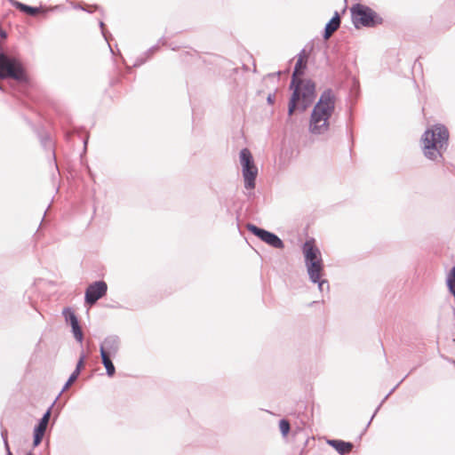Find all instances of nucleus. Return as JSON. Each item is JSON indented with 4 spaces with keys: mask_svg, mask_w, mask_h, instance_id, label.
I'll list each match as a JSON object with an SVG mask.
<instances>
[{
    "mask_svg": "<svg viewBox=\"0 0 455 455\" xmlns=\"http://www.w3.org/2000/svg\"><path fill=\"white\" fill-rule=\"evenodd\" d=\"M100 356H101L102 363H103L104 367L106 368L107 374L109 377H112L116 372L115 366L111 361L112 356H108V355H100Z\"/></svg>",
    "mask_w": 455,
    "mask_h": 455,
    "instance_id": "nucleus-16",
    "label": "nucleus"
},
{
    "mask_svg": "<svg viewBox=\"0 0 455 455\" xmlns=\"http://www.w3.org/2000/svg\"><path fill=\"white\" fill-rule=\"evenodd\" d=\"M304 68H306V64L303 63V56H302V54H300L296 62L295 68H294V71L292 74L291 82V85H290L291 88H292L293 85L295 84V83L297 82V80L299 79L298 77V76H300L303 74Z\"/></svg>",
    "mask_w": 455,
    "mask_h": 455,
    "instance_id": "nucleus-15",
    "label": "nucleus"
},
{
    "mask_svg": "<svg viewBox=\"0 0 455 455\" xmlns=\"http://www.w3.org/2000/svg\"><path fill=\"white\" fill-rule=\"evenodd\" d=\"M240 163L244 179V187L246 189H253L255 188L258 168L254 164L251 151L246 148L240 151Z\"/></svg>",
    "mask_w": 455,
    "mask_h": 455,
    "instance_id": "nucleus-7",
    "label": "nucleus"
},
{
    "mask_svg": "<svg viewBox=\"0 0 455 455\" xmlns=\"http://www.w3.org/2000/svg\"><path fill=\"white\" fill-rule=\"evenodd\" d=\"M0 78H12L19 83H27L28 76L20 59L0 52Z\"/></svg>",
    "mask_w": 455,
    "mask_h": 455,
    "instance_id": "nucleus-5",
    "label": "nucleus"
},
{
    "mask_svg": "<svg viewBox=\"0 0 455 455\" xmlns=\"http://www.w3.org/2000/svg\"><path fill=\"white\" fill-rule=\"evenodd\" d=\"M108 291V285L104 281H97L90 284L85 291V301L89 305L95 304Z\"/></svg>",
    "mask_w": 455,
    "mask_h": 455,
    "instance_id": "nucleus-9",
    "label": "nucleus"
},
{
    "mask_svg": "<svg viewBox=\"0 0 455 455\" xmlns=\"http://www.w3.org/2000/svg\"><path fill=\"white\" fill-rule=\"evenodd\" d=\"M79 375L78 374H76L74 371L72 372V374L69 376L68 381L66 382V384L64 385L62 390L60 391V393L59 394L58 396H60L61 395L62 392H64L66 389H68L69 387V386L77 379ZM59 397H57L55 400H57Z\"/></svg>",
    "mask_w": 455,
    "mask_h": 455,
    "instance_id": "nucleus-19",
    "label": "nucleus"
},
{
    "mask_svg": "<svg viewBox=\"0 0 455 455\" xmlns=\"http://www.w3.org/2000/svg\"><path fill=\"white\" fill-rule=\"evenodd\" d=\"M84 360H85V355L84 353L81 354L80 357H79V360L76 363V367L74 371V372L76 374H80V371H81V369L83 368L84 366Z\"/></svg>",
    "mask_w": 455,
    "mask_h": 455,
    "instance_id": "nucleus-21",
    "label": "nucleus"
},
{
    "mask_svg": "<svg viewBox=\"0 0 455 455\" xmlns=\"http://www.w3.org/2000/svg\"><path fill=\"white\" fill-rule=\"evenodd\" d=\"M145 61H146V59H143V58L137 59L136 61L134 62L133 66L139 67V66L142 65Z\"/></svg>",
    "mask_w": 455,
    "mask_h": 455,
    "instance_id": "nucleus-24",
    "label": "nucleus"
},
{
    "mask_svg": "<svg viewBox=\"0 0 455 455\" xmlns=\"http://www.w3.org/2000/svg\"><path fill=\"white\" fill-rule=\"evenodd\" d=\"M56 403V400L51 404V406L48 408V410L44 412L41 419L39 420V423L36 426L34 429V441H33V446L36 447L40 444L43 436L45 433L50 417H51V411L52 408L53 407L54 403Z\"/></svg>",
    "mask_w": 455,
    "mask_h": 455,
    "instance_id": "nucleus-11",
    "label": "nucleus"
},
{
    "mask_svg": "<svg viewBox=\"0 0 455 455\" xmlns=\"http://www.w3.org/2000/svg\"><path fill=\"white\" fill-rule=\"evenodd\" d=\"M41 143L44 148H47L50 151L53 152V144L50 137L42 138Z\"/></svg>",
    "mask_w": 455,
    "mask_h": 455,
    "instance_id": "nucleus-20",
    "label": "nucleus"
},
{
    "mask_svg": "<svg viewBox=\"0 0 455 455\" xmlns=\"http://www.w3.org/2000/svg\"><path fill=\"white\" fill-rule=\"evenodd\" d=\"M12 6H14V3H17L18 1L15 0H8Z\"/></svg>",
    "mask_w": 455,
    "mask_h": 455,
    "instance_id": "nucleus-29",
    "label": "nucleus"
},
{
    "mask_svg": "<svg viewBox=\"0 0 455 455\" xmlns=\"http://www.w3.org/2000/svg\"><path fill=\"white\" fill-rule=\"evenodd\" d=\"M351 16L355 28H373L382 23V18L370 7L355 4L351 7Z\"/></svg>",
    "mask_w": 455,
    "mask_h": 455,
    "instance_id": "nucleus-6",
    "label": "nucleus"
},
{
    "mask_svg": "<svg viewBox=\"0 0 455 455\" xmlns=\"http://www.w3.org/2000/svg\"><path fill=\"white\" fill-rule=\"evenodd\" d=\"M336 104V96L331 89L324 90L315 105L310 116L309 131L313 134H323L329 130V120Z\"/></svg>",
    "mask_w": 455,
    "mask_h": 455,
    "instance_id": "nucleus-1",
    "label": "nucleus"
},
{
    "mask_svg": "<svg viewBox=\"0 0 455 455\" xmlns=\"http://www.w3.org/2000/svg\"><path fill=\"white\" fill-rule=\"evenodd\" d=\"M246 228L250 232L272 247L275 249H283L284 247L283 242L275 234L250 223L247 224Z\"/></svg>",
    "mask_w": 455,
    "mask_h": 455,
    "instance_id": "nucleus-8",
    "label": "nucleus"
},
{
    "mask_svg": "<svg viewBox=\"0 0 455 455\" xmlns=\"http://www.w3.org/2000/svg\"><path fill=\"white\" fill-rule=\"evenodd\" d=\"M328 443L341 455L349 453L353 448V444L351 443L341 440H329Z\"/></svg>",
    "mask_w": 455,
    "mask_h": 455,
    "instance_id": "nucleus-14",
    "label": "nucleus"
},
{
    "mask_svg": "<svg viewBox=\"0 0 455 455\" xmlns=\"http://www.w3.org/2000/svg\"><path fill=\"white\" fill-rule=\"evenodd\" d=\"M120 347V340L117 336L110 335L104 339L100 346V355L115 357Z\"/></svg>",
    "mask_w": 455,
    "mask_h": 455,
    "instance_id": "nucleus-12",
    "label": "nucleus"
},
{
    "mask_svg": "<svg viewBox=\"0 0 455 455\" xmlns=\"http://www.w3.org/2000/svg\"><path fill=\"white\" fill-rule=\"evenodd\" d=\"M339 25L340 18L339 13L336 12L334 16L325 25L323 37L328 39L339 28Z\"/></svg>",
    "mask_w": 455,
    "mask_h": 455,
    "instance_id": "nucleus-13",
    "label": "nucleus"
},
{
    "mask_svg": "<svg viewBox=\"0 0 455 455\" xmlns=\"http://www.w3.org/2000/svg\"><path fill=\"white\" fill-rule=\"evenodd\" d=\"M62 315L66 322L69 323V324L71 325L72 332L76 340L78 341L79 343H82L84 339V335L74 310L70 307H65L62 311Z\"/></svg>",
    "mask_w": 455,
    "mask_h": 455,
    "instance_id": "nucleus-10",
    "label": "nucleus"
},
{
    "mask_svg": "<svg viewBox=\"0 0 455 455\" xmlns=\"http://www.w3.org/2000/svg\"><path fill=\"white\" fill-rule=\"evenodd\" d=\"M100 27L102 30V34L103 36H105L106 40H108L107 36H106V34H105V31H104V23L102 21L100 22Z\"/></svg>",
    "mask_w": 455,
    "mask_h": 455,
    "instance_id": "nucleus-26",
    "label": "nucleus"
},
{
    "mask_svg": "<svg viewBox=\"0 0 455 455\" xmlns=\"http://www.w3.org/2000/svg\"><path fill=\"white\" fill-rule=\"evenodd\" d=\"M378 410H379V408H377V410L375 411L374 414H373V415H372V417L371 418L370 421H368L367 426H369V425L371 424V422L372 419L374 418V416H375V414H376V412H377V411H378Z\"/></svg>",
    "mask_w": 455,
    "mask_h": 455,
    "instance_id": "nucleus-27",
    "label": "nucleus"
},
{
    "mask_svg": "<svg viewBox=\"0 0 455 455\" xmlns=\"http://www.w3.org/2000/svg\"><path fill=\"white\" fill-rule=\"evenodd\" d=\"M158 49L157 46H152L146 53L145 55H149V54H152L155 51H156Z\"/></svg>",
    "mask_w": 455,
    "mask_h": 455,
    "instance_id": "nucleus-25",
    "label": "nucleus"
},
{
    "mask_svg": "<svg viewBox=\"0 0 455 455\" xmlns=\"http://www.w3.org/2000/svg\"><path fill=\"white\" fill-rule=\"evenodd\" d=\"M14 7L32 16L39 12V8L32 7L20 2L14 3Z\"/></svg>",
    "mask_w": 455,
    "mask_h": 455,
    "instance_id": "nucleus-17",
    "label": "nucleus"
},
{
    "mask_svg": "<svg viewBox=\"0 0 455 455\" xmlns=\"http://www.w3.org/2000/svg\"><path fill=\"white\" fill-rule=\"evenodd\" d=\"M293 90L288 106V115L294 113L297 103L301 111H305L313 102L315 97V84L310 80L299 79L291 88Z\"/></svg>",
    "mask_w": 455,
    "mask_h": 455,
    "instance_id": "nucleus-4",
    "label": "nucleus"
},
{
    "mask_svg": "<svg viewBox=\"0 0 455 455\" xmlns=\"http://www.w3.org/2000/svg\"><path fill=\"white\" fill-rule=\"evenodd\" d=\"M279 428L283 436H286L290 431V423L287 419H281L279 421Z\"/></svg>",
    "mask_w": 455,
    "mask_h": 455,
    "instance_id": "nucleus-18",
    "label": "nucleus"
},
{
    "mask_svg": "<svg viewBox=\"0 0 455 455\" xmlns=\"http://www.w3.org/2000/svg\"><path fill=\"white\" fill-rule=\"evenodd\" d=\"M449 132L443 124L427 129L422 135L424 156L430 160L443 158L442 152L447 148Z\"/></svg>",
    "mask_w": 455,
    "mask_h": 455,
    "instance_id": "nucleus-2",
    "label": "nucleus"
},
{
    "mask_svg": "<svg viewBox=\"0 0 455 455\" xmlns=\"http://www.w3.org/2000/svg\"><path fill=\"white\" fill-rule=\"evenodd\" d=\"M275 94H268L267 98V101L268 104L270 105H273L275 103Z\"/></svg>",
    "mask_w": 455,
    "mask_h": 455,
    "instance_id": "nucleus-23",
    "label": "nucleus"
},
{
    "mask_svg": "<svg viewBox=\"0 0 455 455\" xmlns=\"http://www.w3.org/2000/svg\"><path fill=\"white\" fill-rule=\"evenodd\" d=\"M302 251L310 281L318 284L320 291H323L325 288L329 290L328 281L321 279L323 261L320 250L315 246V240L310 239L306 241L303 244Z\"/></svg>",
    "mask_w": 455,
    "mask_h": 455,
    "instance_id": "nucleus-3",
    "label": "nucleus"
},
{
    "mask_svg": "<svg viewBox=\"0 0 455 455\" xmlns=\"http://www.w3.org/2000/svg\"><path fill=\"white\" fill-rule=\"evenodd\" d=\"M78 8H80V6ZM81 9H82V7H81ZM83 10L87 11L89 12H92V10H91V6L88 9L83 8Z\"/></svg>",
    "mask_w": 455,
    "mask_h": 455,
    "instance_id": "nucleus-28",
    "label": "nucleus"
},
{
    "mask_svg": "<svg viewBox=\"0 0 455 455\" xmlns=\"http://www.w3.org/2000/svg\"><path fill=\"white\" fill-rule=\"evenodd\" d=\"M1 35H2V36H4V37H5V36H6L5 33H2Z\"/></svg>",
    "mask_w": 455,
    "mask_h": 455,
    "instance_id": "nucleus-30",
    "label": "nucleus"
},
{
    "mask_svg": "<svg viewBox=\"0 0 455 455\" xmlns=\"http://www.w3.org/2000/svg\"><path fill=\"white\" fill-rule=\"evenodd\" d=\"M0 90H2V86L0 85Z\"/></svg>",
    "mask_w": 455,
    "mask_h": 455,
    "instance_id": "nucleus-31",
    "label": "nucleus"
},
{
    "mask_svg": "<svg viewBox=\"0 0 455 455\" xmlns=\"http://www.w3.org/2000/svg\"><path fill=\"white\" fill-rule=\"evenodd\" d=\"M6 430L4 431H2V437L4 439V444H5V447L7 449V455H12V453L11 452L10 449H9V445H8V443H7V438H6Z\"/></svg>",
    "mask_w": 455,
    "mask_h": 455,
    "instance_id": "nucleus-22",
    "label": "nucleus"
}]
</instances>
